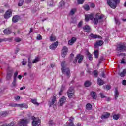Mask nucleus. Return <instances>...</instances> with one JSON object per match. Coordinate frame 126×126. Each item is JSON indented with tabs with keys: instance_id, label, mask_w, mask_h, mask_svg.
<instances>
[{
	"instance_id": "nucleus-53",
	"label": "nucleus",
	"mask_w": 126,
	"mask_h": 126,
	"mask_svg": "<svg viewBox=\"0 0 126 126\" xmlns=\"http://www.w3.org/2000/svg\"><path fill=\"white\" fill-rule=\"evenodd\" d=\"M83 22L82 21H80L78 24V27H81L82 26Z\"/></svg>"
},
{
	"instance_id": "nucleus-24",
	"label": "nucleus",
	"mask_w": 126,
	"mask_h": 126,
	"mask_svg": "<svg viewBox=\"0 0 126 126\" xmlns=\"http://www.w3.org/2000/svg\"><path fill=\"white\" fill-rule=\"evenodd\" d=\"M114 97L115 100H117L118 99V97H119V91L117 89H115V91L114 92Z\"/></svg>"
},
{
	"instance_id": "nucleus-61",
	"label": "nucleus",
	"mask_w": 126,
	"mask_h": 126,
	"mask_svg": "<svg viewBox=\"0 0 126 126\" xmlns=\"http://www.w3.org/2000/svg\"><path fill=\"white\" fill-rule=\"evenodd\" d=\"M121 63L122 64H124L125 63V60L124 59H123L121 61Z\"/></svg>"
},
{
	"instance_id": "nucleus-46",
	"label": "nucleus",
	"mask_w": 126,
	"mask_h": 126,
	"mask_svg": "<svg viewBox=\"0 0 126 126\" xmlns=\"http://www.w3.org/2000/svg\"><path fill=\"white\" fill-rule=\"evenodd\" d=\"M17 75H18V72L16 71L14 74V79H16Z\"/></svg>"
},
{
	"instance_id": "nucleus-3",
	"label": "nucleus",
	"mask_w": 126,
	"mask_h": 126,
	"mask_svg": "<svg viewBox=\"0 0 126 126\" xmlns=\"http://www.w3.org/2000/svg\"><path fill=\"white\" fill-rule=\"evenodd\" d=\"M107 3L111 8L115 9L117 4L120 3V0H107Z\"/></svg>"
},
{
	"instance_id": "nucleus-8",
	"label": "nucleus",
	"mask_w": 126,
	"mask_h": 126,
	"mask_svg": "<svg viewBox=\"0 0 126 126\" xmlns=\"http://www.w3.org/2000/svg\"><path fill=\"white\" fill-rule=\"evenodd\" d=\"M65 102H66V98H65V97H64V96H62L60 99V100L58 102V106L61 107V106H63V104H65Z\"/></svg>"
},
{
	"instance_id": "nucleus-17",
	"label": "nucleus",
	"mask_w": 126,
	"mask_h": 126,
	"mask_svg": "<svg viewBox=\"0 0 126 126\" xmlns=\"http://www.w3.org/2000/svg\"><path fill=\"white\" fill-rule=\"evenodd\" d=\"M12 76V72L8 71L7 73V80H10L11 79V77Z\"/></svg>"
},
{
	"instance_id": "nucleus-40",
	"label": "nucleus",
	"mask_w": 126,
	"mask_h": 126,
	"mask_svg": "<svg viewBox=\"0 0 126 126\" xmlns=\"http://www.w3.org/2000/svg\"><path fill=\"white\" fill-rule=\"evenodd\" d=\"M93 74L94 75V77H97V76H98V71H94V72H93Z\"/></svg>"
},
{
	"instance_id": "nucleus-21",
	"label": "nucleus",
	"mask_w": 126,
	"mask_h": 126,
	"mask_svg": "<svg viewBox=\"0 0 126 126\" xmlns=\"http://www.w3.org/2000/svg\"><path fill=\"white\" fill-rule=\"evenodd\" d=\"M20 19V17L18 16V15H15L14 16V17L12 18V21L13 22H17V21H18V20H19V19Z\"/></svg>"
},
{
	"instance_id": "nucleus-14",
	"label": "nucleus",
	"mask_w": 126,
	"mask_h": 126,
	"mask_svg": "<svg viewBox=\"0 0 126 126\" xmlns=\"http://www.w3.org/2000/svg\"><path fill=\"white\" fill-rule=\"evenodd\" d=\"M83 58H84V56L83 55H81L80 54H78L77 55L76 59H77V60H78V62L79 63H81V62H82V61L83 60Z\"/></svg>"
},
{
	"instance_id": "nucleus-22",
	"label": "nucleus",
	"mask_w": 126,
	"mask_h": 126,
	"mask_svg": "<svg viewBox=\"0 0 126 126\" xmlns=\"http://www.w3.org/2000/svg\"><path fill=\"white\" fill-rule=\"evenodd\" d=\"M104 44V42L102 40H99L96 41V43L94 44L95 48H96L97 46H102Z\"/></svg>"
},
{
	"instance_id": "nucleus-12",
	"label": "nucleus",
	"mask_w": 126,
	"mask_h": 126,
	"mask_svg": "<svg viewBox=\"0 0 126 126\" xmlns=\"http://www.w3.org/2000/svg\"><path fill=\"white\" fill-rule=\"evenodd\" d=\"M58 45H59V42L56 41L54 42L50 46V49L51 50H56V48L58 47Z\"/></svg>"
},
{
	"instance_id": "nucleus-28",
	"label": "nucleus",
	"mask_w": 126,
	"mask_h": 126,
	"mask_svg": "<svg viewBox=\"0 0 126 126\" xmlns=\"http://www.w3.org/2000/svg\"><path fill=\"white\" fill-rule=\"evenodd\" d=\"M91 96L93 97V99H96L97 95H96V93L92 92L91 93Z\"/></svg>"
},
{
	"instance_id": "nucleus-60",
	"label": "nucleus",
	"mask_w": 126,
	"mask_h": 126,
	"mask_svg": "<svg viewBox=\"0 0 126 126\" xmlns=\"http://www.w3.org/2000/svg\"><path fill=\"white\" fill-rule=\"evenodd\" d=\"M102 77L103 78H106V75L105 74L104 72H102Z\"/></svg>"
},
{
	"instance_id": "nucleus-52",
	"label": "nucleus",
	"mask_w": 126,
	"mask_h": 126,
	"mask_svg": "<svg viewBox=\"0 0 126 126\" xmlns=\"http://www.w3.org/2000/svg\"><path fill=\"white\" fill-rule=\"evenodd\" d=\"M37 40H42V36H41V35L39 34L37 35Z\"/></svg>"
},
{
	"instance_id": "nucleus-32",
	"label": "nucleus",
	"mask_w": 126,
	"mask_h": 126,
	"mask_svg": "<svg viewBox=\"0 0 126 126\" xmlns=\"http://www.w3.org/2000/svg\"><path fill=\"white\" fill-rule=\"evenodd\" d=\"M18 105L20 108H25V109H27V108H28V106L26 104H19Z\"/></svg>"
},
{
	"instance_id": "nucleus-5",
	"label": "nucleus",
	"mask_w": 126,
	"mask_h": 126,
	"mask_svg": "<svg viewBox=\"0 0 126 126\" xmlns=\"http://www.w3.org/2000/svg\"><path fill=\"white\" fill-rule=\"evenodd\" d=\"M67 95L69 99H72L74 97V90L72 87H70L67 91Z\"/></svg>"
},
{
	"instance_id": "nucleus-64",
	"label": "nucleus",
	"mask_w": 126,
	"mask_h": 126,
	"mask_svg": "<svg viewBox=\"0 0 126 126\" xmlns=\"http://www.w3.org/2000/svg\"><path fill=\"white\" fill-rule=\"evenodd\" d=\"M18 78H19L20 80L22 78V76L21 75H18Z\"/></svg>"
},
{
	"instance_id": "nucleus-34",
	"label": "nucleus",
	"mask_w": 126,
	"mask_h": 126,
	"mask_svg": "<svg viewBox=\"0 0 126 126\" xmlns=\"http://www.w3.org/2000/svg\"><path fill=\"white\" fill-rule=\"evenodd\" d=\"M94 57L96 59H98V58H99V51L98 50L94 51Z\"/></svg>"
},
{
	"instance_id": "nucleus-31",
	"label": "nucleus",
	"mask_w": 126,
	"mask_h": 126,
	"mask_svg": "<svg viewBox=\"0 0 126 126\" xmlns=\"http://www.w3.org/2000/svg\"><path fill=\"white\" fill-rule=\"evenodd\" d=\"M40 58L39 56L35 57V59L32 61V63H36L37 62H39Z\"/></svg>"
},
{
	"instance_id": "nucleus-27",
	"label": "nucleus",
	"mask_w": 126,
	"mask_h": 126,
	"mask_svg": "<svg viewBox=\"0 0 126 126\" xmlns=\"http://www.w3.org/2000/svg\"><path fill=\"white\" fill-rule=\"evenodd\" d=\"M87 57L89 59V61H92L93 60V57H92V55L89 53V52H87Z\"/></svg>"
},
{
	"instance_id": "nucleus-36",
	"label": "nucleus",
	"mask_w": 126,
	"mask_h": 126,
	"mask_svg": "<svg viewBox=\"0 0 126 126\" xmlns=\"http://www.w3.org/2000/svg\"><path fill=\"white\" fill-rule=\"evenodd\" d=\"M76 12V9H72L70 11L69 15H73V14H74V13H75Z\"/></svg>"
},
{
	"instance_id": "nucleus-13",
	"label": "nucleus",
	"mask_w": 126,
	"mask_h": 126,
	"mask_svg": "<svg viewBox=\"0 0 126 126\" xmlns=\"http://www.w3.org/2000/svg\"><path fill=\"white\" fill-rule=\"evenodd\" d=\"M110 117V113L108 112H104L101 116L102 120H105V119H108Z\"/></svg>"
},
{
	"instance_id": "nucleus-23",
	"label": "nucleus",
	"mask_w": 126,
	"mask_h": 126,
	"mask_svg": "<svg viewBox=\"0 0 126 126\" xmlns=\"http://www.w3.org/2000/svg\"><path fill=\"white\" fill-rule=\"evenodd\" d=\"M121 117V114H114L113 115V119L115 120L116 121H118L120 117Z\"/></svg>"
},
{
	"instance_id": "nucleus-2",
	"label": "nucleus",
	"mask_w": 126,
	"mask_h": 126,
	"mask_svg": "<svg viewBox=\"0 0 126 126\" xmlns=\"http://www.w3.org/2000/svg\"><path fill=\"white\" fill-rule=\"evenodd\" d=\"M61 66L62 73L69 77V75H70V70H69V68L66 67V65H65V61H63L61 63Z\"/></svg>"
},
{
	"instance_id": "nucleus-33",
	"label": "nucleus",
	"mask_w": 126,
	"mask_h": 126,
	"mask_svg": "<svg viewBox=\"0 0 126 126\" xmlns=\"http://www.w3.org/2000/svg\"><path fill=\"white\" fill-rule=\"evenodd\" d=\"M56 36L54 35H51L50 37V40L51 42H55L56 41Z\"/></svg>"
},
{
	"instance_id": "nucleus-20",
	"label": "nucleus",
	"mask_w": 126,
	"mask_h": 126,
	"mask_svg": "<svg viewBox=\"0 0 126 126\" xmlns=\"http://www.w3.org/2000/svg\"><path fill=\"white\" fill-rule=\"evenodd\" d=\"M8 115L7 111H2L0 113V117L1 118H3V117H6Z\"/></svg>"
},
{
	"instance_id": "nucleus-58",
	"label": "nucleus",
	"mask_w": 126,
	"mask_h": 126,
	"mask_svg": "<svg viewBox=\"0 0 126 126\" xmlns=\"http://www.w3.org/2000/svg\"><path fill=\"white\" fill-rule=\"evenodd\" d=\"M106 89L107 90H110V89H111V86H107L106 87Z\"/></svg>"
},
{
	"instance_id": "nucleus-55",
	"label": "nucleus",
	"mask_w": 126,
	"mask_h": 126,
	"mask_svg": "<svg viewBox=\"0 0 126 126\" xmlns=\"http://www.w3.org/2000/svg\"><path fill=\"white\" fill-rule=\"evenodd\" d=\"M15 41L16 42H20V41H21V39L20 38H16L15 39Z\"/></svg>"
},
{
	"instance_id": "nucleus-29",
	"label": "nucleus",
	"mask_w": 126,
	"mask_h": 126,
	"mask_svg": "<svg viewBox=\"0 0 126 126\" xmlns=\"http://www.w3.org/2000/svg\"><path fill=\"white\" fill-rule=\"evenodd\" d=\"M126 69H124L123 72L119 73V75H120V76H121V77H124L125 76V75H126Z\"/></svg>"
},
{
	"instance_id": "nucleus-19",
	"label": "nucleus",
	"mask_w": 126,
	"mask_h": 126,
	"mask_svg": "<svg viewBox=\"0 0 126 126\" xmlns=\"http://www.w3.org/2000/svg\"><path fill=\"white\" fill-rule=\"evenodd\" d=\"M83 30L87 33L90 32V27L88 25H86L83 27Z\"/></svg>"
},
{
	"instance_id": "nucleus-9",
	"label": "nucleus",
	"mask_w": 126,
	"mask_h": 126,
	"mask_svg": "<svg viewBox=\"0 0 126 126\" xmlns=\"http://www.w3.org/2000/svg\"><path fill=\"white\" fill-rule=\"evenodd\" d=\"M56 101H57V98L55 96H53L51 98V100L49 102V107H52L55 103H56Z\"/></svg>"
},
{
	"instance_id": "nucleus-44",
	"label": "nucleus",
	"mask_w": 126,
	"mask_h": 126,
	"mask_svg": "<svg viewBox=\"0 0 126 126\" xmlns=\"http://www.w3.org/2000/svg\"><path fill=\"white\" fill-rule=\"evenodd\" d=\"M115 23L116 24H117V25H120V24H121V23L120 22V21L118 19L115 18Z\"/></svg>"
},
{
	"instance_id": "nucleus-16",
	"label": "nucleus",
	"mask_w": 126,
	"mask_h": 126,
	"mask_svg": "<svg viewBox=\"0 0 126 126\" xmlns=\"http://www.w3.org/2000/svg\"><path fill=\"white\" fill-rule=\"evenodd\" d=\"M76 42V38L72 37L68 42V45L72 46V45Z\"/></svg>"
},
{
	"instance_id": "nucleus-43",
	"label": "nucleus",
	"mask_w": 126,
	"mask_h": 126,
	"mask_svg": "<svg viewBox=\"0 0 126 126\" xmlns=\"http://www.w3.org/2000/svg\"><path fill=\"white\" fill-rule=\"evenodd\" d=\"M12 84L14 87H15V86H16V79H14Z\"/></svg>"
},
{
	"instance_id": "nucleus-41",
	"label": "nucleus",
	"mask_w": 126,
	"mask_h": 126,
	"mask_svg": "<svg viewBox=\"0 0 126 126\" xmlns=\"http://www.w3.org/2000/svg\"><path fill=\"white\" fill-rule=\"evenodd\" d=\"M28 66L31 68V66H32V62H31V61H30V60H29V61H28Z\"/></svg>"
},
{
	"instance_id": "nucleus-57",
	"label": "nucleus",
	"mask_w": 126,
	"mask_h": 126,
	"mask_svg": "<svg viewBox=\"0 0 126 126\" xmlns=\"http://www.w3.org/2000/svg\"><path fill=\"white\" fill-rule=\"evenodd\" d=\"M122 84H123V85H126V80H124L122 81Z\"/></svg>"
},
{
	"instance_id": "nucleus-54",
	"label": "nucleus",
	"mask_w": 126,
	"mask_h": 126,
	"mask_svg": "<svg viewBox=\"0 0 126 126\" xmlns=\"http://www.w3.org/2000/svg\"><path fill=\"white\" fill-rule=\"evenodd\" d=\"M26 64V61L23 60L22 62V65H25Z\"/></svg>"
},
{
	"instance_id": "nucleus-37",
	"label": "nucleus",
	"mask_w": 126,
	"mask_h": 126,
	"mask_svg": "<svg viewBox=\"0 0 126 126\" xmlns=\"http://www.w3.org/2000/svg\"><path fill=\"white\" fill-rule=\"evenodd\" d=\"M23 3H24V0H20L19 1L18 5V6H22V5H23Z\"/></svg>"
},
{
	"instance_id": "nucleus-56",
	"label": "nucleus",
	"mask_w": 126,
	"mask_h": 126,
	"mask_svg": "<svg viewBox=\"0 0 126 126\" xmlns=\"http://www.w3.org/2000/svg\"><path fill=\"white\" fill-rule=\"evenodd\" d=\"M32 32H33V28H31L29 33V34H31V33H32Z\"/></svg>"
},
{
	"instance_id": "nucleus-42",
	"label": "nucleus",
	"mask_w": 126,
	"mask_h": 126,
	"mask_svg": "<svg viewBox=\"0 0 126 126\" xmlns=\"http://www.w3.org/2000/svg\"><path fill=\"white\" fill-rule=\"evenodd\" d=\"M64 88V87H63V86L61 88V90H60V91L59 92V93L60 96H61V95H62V94H63V91Z\"/></svg>"
},
{
	"instance_id": "nucleus-6",
	"label": "nucleus",
	"mask_w": 126,
	"mask_h": 126,
	"mask_svg": "<svg viewBox=\"0 0 126 126\" xmlns=\"http://www.w3.org/2000/svg\"><path fill=\"white\" fill-rule=\"evenodd\" d=\"M32 120H33V122H32V125L33 126H39L41 124V121L39 118H36V117L32 116Z\"/></svg>"
},
{
	"instance_id": "nucleus-25",
	"label": "nucleus",
	"mask_w": 126,
	"mask_h": 126,
	"mask_svg": "<svg viewBox=\"0 0 126 126\" xmlns=\"http://www.w3.org/2000/svg\"><path fill=\"white\" fill-rule=\"evenodd\" d=\"M31 102H32V104H34V105H36V106H39L40 105V103L37 102V99H32L31 100Z\"/></svg>"
},
{
	"instance_id": "nucleus-4",
	"label": "nucleus",
	"mask_w": 126,
	"mask_h": 126,
	"mask_svg": "<svg viewBox=\"0 0 126 126\" xmlns=\"http://www.w3.org/2000/svg\"><path fill=\"white\" fill-rule=\"evenodd\" d=\"M28 123H29V119H22L19 120L18 124L20 126H28L27 124H28Z\"/></svg>"
},
{
	"instance_id": "nucleus-26",
	"label": "nucleus",
	"mask_w": 126,
	"mask_h": 126,
	"mask_svg": "<svg viewBox=\"0 0 126 126\" xmlns=\"http://www.w3.org/2000/svg\"><path fill=\"white\" fill-rule=\"evenodd\" d=\"M3 32L5 35H9L11 33V31L9 29H6L4 30Z\"/></svg>"
},
{
	"instance_id": "nucleus-59",
	"label": "nucleus",
	"mask_w": 126,
	"mask_h": 126,
	"mask_svg": "<svg viewBox=\"0 0 126 126\" xmlns=\"http://www.w3.org/2000/svg\"><path fill=\"white\" fill-rule=\"evenodd\" d=\"M100 97H101V98H105V95H104L103 94L100 93Z\"/></svg>"
},
{
	"instance_id": "nucleus-45",
	"label": "nucleus",
	"mask_w": 126,
	"mask_h": 126,
	"mask_svg": "<svg viewBox=\"0 0 126 126\" xmlns=\"http://www.w3.org/2000/svg\"><path fill=\"white\" fill-rule=\"evenodd\" d=\"M77 2L78 4H82L84 2V0H78Z\"/></svg>"
},
{
	"instance_id": "nucleus-35",
	"label": "nucleus",
	"mask_w": 126,
	"mask_h": 126,
	"mask_svg": "<svg viewBox=\"0 0 126 126\" xmlns=\"http://www.w3.org/2000/svg\"><path fill=\"white\" fill-rule=\"evenodd\" d=\"M84 85L86 87H88L91 85V82L89 81H87L85 82Z\"/></svg>"
},
{
	"instance_id": "nucleus-11",
	"label": "nucleus",
	"mask_w": 126,
	"mask_h": 126,
	"mask_svg": "<svg viewBox=\"0 0 126 126\" xmlns=\"http://www.w3.org/2000/svg\"><path fill=\"white\" fill-rule=\"evenodd\" d=\"M126 49V47L124 43L122 44H119L117 47V50L120 52H123V51H125Z\"/></svg>"
},
{
	"instance_id": "nucleus-10",
	"label": "nucleus",
	"mask_w": 126,
	"mask_h": 126,
	"mask_svg": "<svg viewBox=\"0 0 126 126\" xmlns=\"http://www.w3.org/2000/svg\"><path fill=\"white\" fill-rule=\"evenodd\" d=\"M12 15V12L11 10H8L4 15V18H5V19H8Z\"/></svg>"
},
{
	"instance_id": "nucleus-49",
	"label": "nucleus",
	"mask_w": 126,
	"mask_h": 126,
	"mask_svg": "<svg viewBox=\"0 0 126 126\" xmlns=\"http://www.w3.org/2000/svg\"><path fill=\"white\" fill-rule=\"evenodd\" d=\"M32 1V0H25V3H27L28 4L29 3H30Z\"/></svg>"
},
{
	"instance_id": "nucleus-48",
	"label": "nucleus",
	"mask_w": 126,
	"mask_h": 126,
	"mask_svg": "<svg viewBox=\"0 0 126 126\" xmlns=\"http://www.w3.org/2000/svg\"><path fill=\"white\" fill-rule=\"evenodd\" d=\"M6 126H14V122H11L8 125L6 124Z\"/></svg>"
},
{
	"instance_id": "nucleus-30",
	"label": "nucleus",
	"mask_w": 126,
	"mask_h": 126,
	"mask_svg": "<svg viewBox=\"0 0 126 126\" xmlns=\"http://www.w3.org/2000/svg\"><path fill=\"white\" fill-rule=\"evenodd\" d=\"M97 83L98 85H103V84H104V81L100 78H98L97 80Z\"/></svg>"
},
{
	"instance_id": "nucleus-51",
	"label": "nucleus",
	"mask_w": 126,
	"mask_h": 126,
	"mask_svg": "<svg viewBox=\"0 0 126 126\" xmlns=\"http://www.w3.org/2000/svg\"><path fill=\"white\" fill-rule=\"evenodd\" d=\"M14 99H15V100H16V101H18V100L20 99V96H16L14 97Z\"/></svg>"
},
{
	"instance_id": "nucleus-62",
	"label": "nucleus",
	"mask_w": 126,
	"mask_h": 126,
	"mask_svg": "<svg viewBox=\"0 0 126 126\" xmlns=\"http://www.w3.org/2000/svg\"><path fill=\"white\" fill-rule=\"evenodd\" d=\"M91 7H93L94 8L95 7V4H94V3H91L90 5Z\"/></svg>"
},
{
	"instance_id": "nucleus-38",
	"label": "nucleus",
	"mask_w": 126,
	"mask_h": 126,
	"mask_svg": "<svg viewBox=\"0 0 126 126\" xmlns=\"http://www.w3.org/2000/svg\"><path fill=\"white\" fill-rule=\"evenodd\" d=\"M86 107L87 110H91V109H92V105H91V104H90V103L87 104Z\"/></svg>"
},
{
	"instance_id": "nucleus-1",
	"label": "nucleus",
	"mask_w": 126,
	"mask_h": 126,
	"mask_svg": "<svg viewBox=\"0 0 126 126\" xmlns=\"http://www.w3.org/2000/svg\"><path fill=\"white\" fill-rule=\"evenodd\" d=\"M104 15H100V13H97L95 15V17L93 19V15H86L85 16V20L86 21H89V19L90 20H93V23L95 25L98 24V21L99 20L102 19L104 18Z\"/></svg>"
},
{
	"instance_id": "nucleus-39",
	"label": "nucleus",
	"mask_w": 126,
	"mask_h": 126,
	"mask_svg": "<svg viewBox=\"0 0 126 126\" xmlns=\"http://www.w3.org/2000/svg\"><path fill=\"white\" fill-rule=\"evenodd\" d=\"M19 104L17 103H10L9 104V106L10 107H19Z\"/></svg>"
},
{
	"instance_id": "nucleus-18",
	"label": "nucleus",
	"mask_w": 126,
	"mask_h": 126,
	"mask_svg": "<svg viewBox=\"0 0 126 126\" xmlns=\"http://www.w3.org/2000/svg\"><path fill=\"white\" fill-rule=\"evenodd\" d=\"M73 120H74L73 117L70 118L69 120V123L68 124V126H75L73 124Z\"/></svg>"
},
{
	"instance_id": "nucleus-7",
	"label": "nucleus",
	"mask_w": 126,
	"mask_h": 126,
	"mask_svg": "<svg viewBox=\"0 0 126 126\" xmlns=\"http://www.w3.org/2000/svg\"><path fill=\"white\" fill-rule=\"evenodd\" d=\"M67 52H68V48L66 46L63 47L61 52L62 57L63 58H65V56L67 55Z\"/></svg>"
},
{
	"instance_id": "nucleus-15",
	"label": "nucleus",
	"mask_w": 126,
	"mask_h": 126,
	"mask_svg": "<svg viewBox=\"0 0 126 126\" xmlns=\"http://www.w3.org/2000/svg\"><path fill=\"white\" fill-rule=\"evenodd\" d=\"M90 37H91V38H92L93 39H102L101 36L97 34H91L90 35Z\"/></svg>"
},
{
	"instance_id": "nucleus-47",
	"label": "nucleus",
	"mask_w": 126,
	"mask_h": 126,
	"mask_svg": "<svg viewBox=\"0 0 126 126\" xmlns=\"http://www.w3.org/2000/svg\"><path fill=\"white\" fill-rule=\"evenodd\" d=\"M84 8L85 10H88L89 9V6L88 5H85Z\"/></svg>"
},
{
	"instance_id": "nucleus-63",
	"label": "nucleus",
	"mask_w": 126,
	"mask_h": 126,
	"mask_svg": "<svg viewBox=\"0 0 126 126\" xmlns=\"http://www.w3.org/2000/svg\"><path fill=\"white\" fill-rule=\"evenodd\" d=\"M19 52V48H17V49L15 50V53L17 54Z\"/></svg>"
},
{
	"instance_id": "nucleus-50",
	"label": "nucleus",
	"mask_w": 126,
	"mask_h": 126,
	"mask_svg": "<svg viewBox=\"0 0 126 126\" xmlns=\"http://www.w3.org/2000/svg\"><path fill=\"white\" fill-rule=\"evenodd\" d=\"M59 4L61 6H63L64 5V1H61L60 3Z\"/></svg>"
}]
</instances>
